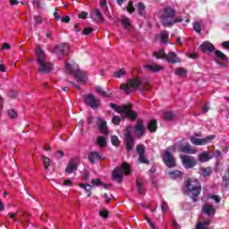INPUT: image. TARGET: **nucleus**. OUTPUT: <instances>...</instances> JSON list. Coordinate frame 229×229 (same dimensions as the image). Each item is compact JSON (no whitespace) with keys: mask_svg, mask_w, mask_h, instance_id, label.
I'll return each instance as SVG.
<instances>
[{"mask_svg":"<svg viewBox=\"0 0 229 229\" xmlns=\"http://www.w3.org/2000/svg\"><path fill=\"white\" fill-rule=\"evenodd\" d=\"M160 21L162 26L165 28H171V26H174V24H178V22H182V19L176 16V10L171 6H167L163 9V12L160 15Z\"/></svg>","mask_w":229,"mask_h":229,"instance_id":"nucleus-1","label":"nucleus"},{"mask_svg":"<svg viewBox=\"0 0 229 229\" xmlns=\"http://www.w3.org/2000/svg\"><path fill=\"white\" fill-rule=\"evenodd\" d=\"M65 69L69 74H73L77 83H81V85L85 84V73L81 71L80 66L76 63H65Z\"/></svg>","mask_w":229,"mask_h":229,"instance_id":"nucleus-2","label":"nucleus"},{"mask_svg":"<svg viewBox=\"0 0 229 229\" xmlns=\"http://www.w3.org/2000/svg\"><path fill=\"white\" fill-rule=\"evenodd\" d=\"M142 86V81L138 78H132L127 80L126 83H123L120 85L121 90H123L124 94L128 96L134 92V90H138L140 87Z\"/></svg>","mask_w":229,"mask_h":229,"instance_id":"nucleus-3","label":"nucleus"},{"mask_svg":"<svg viewBox=\"0 0 229 229\" xmlns=\"http://www.w3.org/2000/svg\"><path fill=\"white\" fill-rule=\"evenodd\" d=\"M111 108L117 112V114H124L130 121H135L137 119V113L131 111V105L117 106L116 104L111 103Z\"/></svg>","mask_w":229,"mask_h":229,"instance_id":"nucleus-4","label":"nucleus"},{"mask_svg":"<svg viewBox=\"0 0 229 229\" xmlns=\"http://www.w3.org/2000/svg\"><path fill=\"white\" fill-rule=\"evenodd\" d=\"M130 173H131V168L130 167L128 163H123L121 165V167H115L114 169L113 178H114V180L118 182V183H121V182H123V180L124 178V174H125V176H128V174H130Z\"/></svg>","mask_w":229,"mask_h":229,"instance_id":"nucleus-5","label":"nucleus"},{"mask_svg":"<svg viewBox=\"0 0 229 229\" xmlns=\"http://www.w3.org/2000/svg\"><path fill=\"white\" fill-rule=\"evenodd\" d=\"M185 187L187 191L192 194L194 197H198L199 194H201V183H199L198 179H188L185 182Z\"/></svg>","mask_w":229,"mask_h":229,"instance_id":"nucleus-6","label":"nucleus"},{"mask_svg":"<svg viewBox=\"0 0 229 229\" xmlns=\"http://www.w3.org/2000/svg\"><path fill=\"white\" fill-rule=\"evenodd\" d=\"M180 158L185 169H193V167L198 165V160L192 156L181 155Z\"/></svg>","mask_w":229,"mask_h":229,"instance_id":"nucleus-7","label":"nucleus"},{"mask_svg":"<svg viewBox=\"0 0 229 229\" xmlns=\"http://www.w3.org/2000/svg\"><path fill=\"white\" fill-rule=\"evenodd\" d=\"M84 102L86 105L96 110L101 106V100L96 98L94 95L88 94L84 97Z\"/></svg>","mask_w":229,"mask_h":229,"instance_id":"nucleus-8","label":"nucleus"},{"mask_svg":"<svg viewBox=\"0 0 229 229\" xmlns=\"http://www.w3.org/2000/svg\"><path fill=\"white\" fill-rule=\"evenodd\" d=\"M216 139V135H209L207 136L206 138H196V137H191L190 140L191 144L194 146H205L210 142H212Z\"/></svg>","mask_w":229,"mask_h":229,"instance_id":"nucleus-9","label":"nucleus"},{"mask_svg":"<svg viewBox=\"0 0 229 229\" xmlns=\"http://www.w3.org/2000/svg\"><path fill=\"white\" fill-rule=\"evenodd\" d=\"M163 161L168 167H176V159L169 150L164 151Z\"/></svg>","mask_w":229,"mask_h":229,"instance_id":"nucleus-10","label":"nucleus"},{"mask_svg":"<svg viewBox=\"0 0 229 229\" xmlns=\"http://www.w3.org/2000/svg\"><path fill=\"white\" fill-rule=\"evenodd\" d=\"M178 151H181V153H186V155H196V153H198V150L192 148L189 142L184 144L181 143L178 146Z\"/></svg>","mask_w":229,"mask_h":229,"instance_id":"nucleus-11","label":"nucleus"},{"mask_svg":"<svg viewBox=\"0 0 229 229\" xmlns=\"http://www.w3.org/2000/svg\"><path fill=\"white\" fill-rule=\"evenodd\" d=\"M38 72L41 74H47L51 72L53 69V64L48 61H44L43 63H38Z\"/></svg>","mask_w":229,"mask_h":229,"instance_id":"nucleus-12","label":"nucleus"},{"mask_svg":"<svg viewBox=\"0 0 229 229\" xmlns=\"http://www.w3.org/2000/svg\"><path fill=\"white\" fill-rule=\"evenodd\" d=\"M134 142L135 140L133 139V136H131V132L127 130L125 132V148L127 151H131V149H133V146H135Z\"/></svg>","mask_w":229,"mask_h":229,"instance_id":"nucleus-13","label":"nucleus"},{"mask_svg":"<svg viewBox=\"0 0 229 229\" xmlns=\"http://www.w3.org/2000/svg\"><path fill=\"white\" fill-rule=\"evenodd\" d=\"M135 135L138 139H140L146 135V126L142 123V120H139L135 125Z\"/></svg>","mask_w":229,"mask_h":229,"instance_id":"nucleus-14","label":"nucleus"},{"mask_svg":"<svg viewBox=\"0 0 229 229\" xmlns=\"http://www.w3.org/2000/svg\"><path fill=\"white\" fill-rule=\"evenodd\" d=\"M35 52H36V62L38 64L47 62V56L46 55V52H44V50H42L40 47H37Z\"/></svg>","mask_w":229,"mask_h":229,"instance_id":"nucleus-15","label":"nucleus"},{"mask_svg":"<svg viewBox=\"0 0 229 229\" xmlns=\"http://www.w3.org/2000/svg\"><path fill=\"white\" fill-rule=\"evenodd\" d=\"M35 52H36V62L38 64L47 62V56L46 55V52H44V50H42L40 47H37Z\"/></svg>","mask_w":229,"mask_h":229,"instance_id":"nucleus-16","label":"nucleus"},{"mask_svg":"<svg viewBox=\"0 0 229 229\" xmlns=\"http://www.w3.org/2000/svg\"><path fill=\"white\" fill-rule=\"evenodd\" d=\"M203 214H206L208 217H214L216 215V206L211 205L210 203H206L202 207Z\"/></svg>","mask_w":229,"mask_h":229,"instance_id":"nucleus-17","label":"nucleus"},{"mask_svg":"<svg viewBox=\"0 0 229 229\" xmlns=\"http://www.w3.org/2000/svg\"><path fill=\"white\" fill-rule=\"evenodd\" d=\"M199 47L202 53H207L208 55H210V53H213V51L216 49V47H214V45L208 41L203 42Z\"/></svg>","mask_w":229,"mask_h":229,"instance_id":"nucleus-18","label":"nucleus"},{"mask_svg":"<svg viewBox=\"0 0 229 229\" xmlns=\"http://www.w3.org/2000/svg\"><path fill=\"white\" fill-rule=\"evenodd\" d=\"M89 160L91 164H96L98 160H105V157L98 151H91L89 154Z\"/></svg>","mask_w":229,"mask_h":229,"instance_id":"nucleus-19","label":"nucleus"},{"mask_svg":"<svg viewBox=\"0 0 229 229\" xmlns=\"http://www.w3.org/2000/svg\"><path fill=\"white\" fill-rule=\"evenodd\" d=\"M67 51H69V46L65 43L60 44L55 48V53H56L58 56H63Z\"/></svg>","mask_w":229,"mask_h":229,"instance_id":"nucleus-20","label":"nucleus"},{"mask_svg":"<svg viewBox=\"0 0 229 229\" xmlns=\"http://www.w3.org/2000/svg\"><path fill=\"white\" fill-rule=\"evenodd\" d=\"M212 158H214V154H210L208 151H203L198 157V160L201 163L208 162Z\"/></svg>","mask_w":229,"mask_h":229,"instance_id":"nucleus-21","label":"nucleus"},{"mask_svg":"<svg viewBox=\"0 0 229 229\" xmlns=\"http://www.w3.org/2000/svg\"><path fill=\"white\" fill-rule=\"evenodd\" d=\"M98 126L99 128L100 133L108 135V127L106 126V122L103 121V119L100 117L98 118Z\"/></svg>","mask_w":229,"mask_h":229,"instance_id":"nucleus-22","label":"nucleus"},{"mask_svg":"<svg viewBox=\"0 0 229 229\" xmlns=\"http://www.w3.org/2000/svg\"><path fill=\"white\" fill-rule=\"evenodd\" d=\"M90 15L91 19L96 21V22H103L105 21V18H103V13H100L99 9L92 11Z\"/></svg>","mask_w":229,"mask_h":229,"instance_id":"nucleus-23","label":"nucleus"},{"mask_svg":"<svg viewBox=\"0 0 229 229\" xmlns=\"http://www.w3.org/2000/svg\"><path fill=\"white\" fill-rule=\"evenodd\" d=\"M77 169L78 164L74 160H71L65 168V173H67L68 174H72V173H74V171H77Z\"/></svg>","mask_w":229,"mask_h":229,"instance_id":"nucleus-24","label":"nucleus"},{"mask_svg":"<svg viewBox=\"0 0 229 229\" xmlns=\"http://www.w3.org/2000/svg\"><path fill=\"white\" fill-rule=\"evenodd\" d=\"M165 59L167 60L168 64H178V62H180V58H178L176 53L174 52L166 54Z\"/></svg>","mask_w":229,"mask_h":229,"instance_id":"nucleus-25","label":"nucleus"},{"mask_svg":"<svg viewBox=\"0 0 229 229\" xmlns=\"http://www.w3.org/2000/svg\"><path fill=\"white\" fill-rule=\"evenodd\" d=\"M144 185H146V181L142 178H138L136 181V187L139 194H144Z\"/></svg>","mask_w":229,"mask_h":229,"instance_id":"nucleus-26","label":"nucleus"},{"mask_svg":"<svg viewBox=\"0 0 229 229\" xmlns=\"http://www.w3.org/2000/svg\"><path fill=\"white\" fill-rule=\"evenodd\" d=\"M168 175L172 180H178V178H182L183 176V172L180 170H175L168 173Z\"/></svg>","mask_w":229,"mask_h":229,"instance_id":"nucleus-27","label":"nucleus"},{"mask_svg":"<svg viewBox=\"0 0 229 229\" xmlns=\"http://www.w3.org/2000/svg\"><path fill=\"white\" fill-rule=\"evenodd\" d=\"M199 171L202 174V176L207 177V176H210V174H212V167L208 166V167H201L199 168Z\"/></svg>","mask_w":229,"mask_h":229,"instance_id":"nucleus-28","label":"nucleus"},{"mask_svg":"<svg viewBox=\"0 0 229 229\" xmlns=\"http://www.w3.org/2000/svg\"><path fill=\"white\" fill-rule=\"evenodd\" d=\"M146 69H148L151 72H158V71H162V69L164 68L160 65L154 64V65H147Z\"/></svg>","mask_w":229,"mask_h":229,"instance_id":"nucleus-29","label":"nucleus"},{"mask_svg":"<svg viewBox=\"0 0 229 229\" xmlns=\"http://www.w3.org/2000/svg\"><path fill=\"white\" fill-rule=\"evenodd\" d=\"M148 130L149 131H151L152 133L157 131V120H151L148 126H147Z\"/></svg>","mask_w":229,"mask_h":229,"instance_id":"nucleus-30","label":"nucleus"},{"mask_svg":"<svg viewBox=\"0 0 229 229\" xmlns=\"http://www.w3.org/2000/svg\"><path fill=\"white\" fill-rule=\"evenodd\" d=\"M122 26L125 28V30H128V28L131 26V21H130V18L123 16L122 18Z\"/></svg>","mask_w":229,"mask_h":229,"instance_id":"nucleus-31","label":"nucleus"},{"mask_svg":"<svg viewBox=\"0 0 229 229\" xmlns=\"http://www.w3.org/2000/svg\"><path fill=\"white\" fill-rule=\"evenodd\" d=\"M97 144L100 148H105V146H106V138L103 136H98L97 139Z\"/></svg>","mask_w":229,"mask_h":229,"instance_id":"nucleus-32","label":"nucleus"},{"mask_svg":"<svg viewBox=\"0 0 229 229\" xmlns=\"http://www.w3.org/2000/svg\"><path fill=\"white\" fill-rule=\"evenodd\" d=\"M91 183H92L91 187L92 186L93 187H99V186L103 185L104 189H106V184H104V182H101V180H99V179H92Z\"/></svg>","mask_w":229,"mask_h":229,"instance_id":"nucleus-33","label":"nucleus"},{"mask_svg":"<svg viewBox=\"0 0 229 229\" xmlns=\"http://www.w3.org/2000/svg\"><path fill=\"white\" fill-rule=\"evenodd\" d=\"M41 158H42V162L44 164L45 169H49V165L51 164V159L46 156H42Z\"/></svg>","mask_w":229,"mask_h":229,"instance_id":"nucleus-34","label":"nucleus"},{"mask_svg":"<svg viewBox=\"0 0 229 229\" xmlns=\"http://www.w3.org/2000/svg\"><path fill=\"white\" fill-rule=\"evenodd\" d=\"M187 70H185V68H182V67H180V68H177L175 70V74H177V76H187Z\"/></svg>","mask_w":229,"mask_h":229,"instance_id":"nucleus-35","label":"nucleus"},{"mask_svg":"<svg viewBox=\"0 0 229 229\" xmlns=\"http://www.w3.org/2000/svg\"><path fill=\"white\" fill-rule=\"evenodd\" d=\"M96 92H98V94H99V96H102L103 98H110V95L105 92V90H103V89L99 86L96 88Z\"/></svg>","mask_w":229,"mask_h":229,"instance_id":"nucleus-36","label":"nucleus"},{"mask_svg":"<svg viewBox=\"0 0 229 229\" xmlns=\"http://www.w3.org/2000/svg\"><path fill=\"white\" fill-rule=\"evenodd\" d=\"M215 57L218 60H226V55H225L223 52L216 50L215 52Z\"/></svg>","mask_w":229,"mask_h":229,"instance_id":"nucleus-37","label":"nucleus"},{"mask_svg":"<svg viewBox=\"0 0 229 229\" xmlns=\"http://www.w3.org/2000/svg\"><path fill=\"white\" fill-rule=\"evenodd\" d=\"M161 41L164 42V44H167V40H169V33L167 31H162L160 36Z\"/></svg>","mask_w":229,"mask_h":229,"instance_id":"nucleus-38","label":"nucleus"},{"mask_svg":"<svg viewBox=\"0 0 229 229\" xmlns=\"http://www.w3.org/2000/svg\"><path fill=\"white\" fill-rule=\"evenodd\" d=\"M136 151L140 155V157L141 155H145V153H146V147L144 145H138L136 147Z\"/></svg>","mask_w":229,"mask_h":229,"instance_id":"nucleus-39","label":"nucleus"},{"mask_svg":"<svg viewBox=\"0 0 229 229\" xmlns=\"http://www.w3.org/2000/svg\"><path fill=\"white\" fill-rule=\"evenodd\" d=\"M167 55V54H165V52L164 50H159L158 52H154V56H156V58L160 59V58H165V56Z\"/></svg>","mask_w":229,"mask_h":229,"instance_id":"nucleus-40","label":"nucleus"},{"mask_svg":"<svg viewBox=\"0 0 229 229\" xmlns=\"http://www.w3.org/2000/svg\"><path fill=\"white\" fill-rule=\"evenodd\" d=\"M146 10V6L144 5V4L142 3H139L138 4V12H139V15H144V12Z\"/></svg>","mask_w":229,"mask_h":229,"instance_id":"nucleus-41","label":"nucleus"},{"mask_svg":"<svg viewBox=\"0 0 229 229\" xmlns=\"http://www.w3.org/2000/svg\"><path fill=\"white\" fill-rule=\"evenodd\" d=\"M174 114L172 112L165 113L164 119L165 121H173Z\"/></svg>","mask_w":229,"mask_h":229,"instance_id":"nucleus-42","label":"nucleus"},{"mask_svg":"<svg viewBox=\"0 0 229 229\" xmlns=\"http://www.w3.org/2000/svg\"><path fill=\"white\" fill-rule=\"evenodd\" d=\"M222 185L227 189L229 186V174L227 175H225L223 177V182H222Z\"/></svg>","mask_w":229,"mask_h":229,"instance_id":"nucleus-43","label":"nucleus"},{"mask_svg":"<svg viewBox=\"0 0 229 229\" xmlns=\"http://www.w3.org/2000/svg\"><path fill=\"white\" fill-rule=\"evenodd\" d=\"M124 74H126V72L124 71V69H121L118 72H115L114 76V78H123Z\"/></svg>","mask_w":229,"mask_h":229,"instance_id":"nucleus-44","label":"nucleus"},{"mask_svg":"<svg viewBox=\"0 0 229 229\" xmlns=\"http://www.w3.org/2000/svg\"><path fill=\"white\" fill-rule=\"evenodd\" d=\"M193 30L196 31V33H201V24L199 22L196 21L193 23Z\"/></svg>","mask_w":229,"mask_h":229,"instance_id":"nucleus-45","label":"nucleus"},{"mask_svg":"<svg viewBox=\"0 0 229 229\" xmlns=\"http://www.w3.org/2000/svg\"><path fill=\"white\" fill-rule=\"evenodd\" d=\"M165 151H168V153H176L178 151V146L177 145H172L165 149Z\"/></svg>","mask_w":229,"mask_h":229,"instance_id":"nucleus-46","label":"nucleus"},{"mask_svg":"<svg viewBox=\"0 0 229 229\" xmlns=\"http://www.w3.org/2000/svg\"><path fill=\"white\" fill-rule=\"evenodd\" d=\"M127 11L129 13H133L135 12V7H133V1H129V4L127 5Z\"/></svg>","mask_w":229,"mask_h":229,"instance_id":"nucleus-47","label":"nucleus"},{"mask_svg":"<svg viewBox=\"0 0 229 229\" xmlns=\"http://www.w3.org/2000/svg\"><path fill=\"white\" fill-rule=\"evenodd\" d=\"M99 216H100V217H103L104 219H108V216H109L108 210H106V209L101 210L99 212Z\"/></svg>","mask_w":229,"mask_h":229,"instance_id":"nucleus-48","label":"nucleus"},{"mask_svg":"<svg viewBox=\"0 0 229 229\" xmlns=\"http://www.w3.org/2000/svg\"><path fill=\"white\" fill-rule=\"evenodd\" d=\"M79 187H81V189H84V191H86V192L90 191V189H92V185H90V184L81 183V184H79Z\"/></svg>","mask_w":229,"mask_h":229,"instance_id":"nucleus-49","label":"nucleus"},{"mask_svg":"<svg viewBox=\"0 0 229 229\" xmlns=\"http://www.w3.org/2000/svg\"><path fill=\"white\" fill-rule=\"evenodd\" d=\"M112 123L113 124H114L115 126H119V124H121V117L119 116H114L112 119Z\"/></svg>","mask_w":229,"mask_h":229,"instance_id":"nucleus-50","label":"nucleus"},{"mask_svg":"<svg viewBox=\"0 0 229 229\" xmlns=\"http://www.w3.org/2000/svg\"><path fill=\"white\" fill-rule=\"evenodd\" d=\"M139 161L141 163V164H149V160H148L146 158V156L145 154L141 155L139 157Z\"/></svg>","mask_w":229,"mask_h":229,"instance_id":"nucleus-51","label":"nucleus"},{"mask_svg":"<svg viewBox=\"0 0 229 229\" xmlns=\"http://www.w3.org/2000/svg\"><path fill=\"white\" fill-rule=\"evenodd\" d=\"M111 142L114 146H119V138L117 136H112Z\"/></svg>","mask_w":229,"mask_h":229,"instance_id":"nucleus-52","label":"nucleus"},{"mask_svg":"<svg viewBox=\"0 0 229 229\" xmlns=\"http://www.w3.org/2000/svg\"><path fill=\"white\" fill-rule=\"evenodd\" d=\"M8 115L11 117V119H15V117H17V112H15L13 109H10L8 111Z\"/></svg>","mask_w":229,"mask_h":229,"instance_id":"nucleus-53","label":"nucleus"},{"mask_svg":"<svg viewBox=\"0 0 229 229\" xmlns=\"http://www.w3.org/2000/svg\"><path fill=\"white\" fill-rule=\"evenodd\" d=\"M91 31H94L92 28H86L82 30V35H90Z\"/></svg>","mask_w":229,"mask_h":229,"instance_id":"nucleus-54","label":"nucleus"},{"mask_svg":"<svg viewBox=\"0 0 229 229\" xmlns=\"http://www.w3.org/2000/svg\"><path fill=\"white\" fill-rule=\"evenodd\" d=\"M79 19H87V17H89V13L87 12H81L79 15H78Z\"/></svg>","mask_w":229,"mask_h":229,"instance_id":"nucleus-55","label":"nucleus"},{"mask_svg":"<svg viewBox=\"0 0 229 229\" xmlns=\"http://www.w3.org/2000/svg\"><path fill=\"white\" fill-rule=\"evenodd\" d=\"M34 21L36 22V24H42V16H35L34 17Z\"/></svg>","mask_w":229,"mask_h":229,"instance_id":"nucleus-56","label":"nucleus"},{"mask_svg":"<svg viewBox=\"0 0 229 229\" xmlns=\"http://www.w3.org/2000/svg\"><path fill=\"white\" fill-rule=\"evenodd\" d=\"M63 185H66L67 187H72V181L69 179L64 180Z\"/></svg>","mask_w":229,"mask_h":229,"instance_id":"nucleus-57","label":"nucleus"},{"mask_svg":"<svg viewBox=\"0 0 229 229\" xmlns=\"http://www.w3.org/2000/svg\"><path fill=\"white\" fill-rule=\"evenodd\" d=\"M104 199H105L106 203H107V204H110L112 201V199H110V197L106 193L104 194Z\"/></svg>","mask_w":229,"mask_h":229,"instance_id":"nucleus-58","label":"nucleus"},{"mask_svg":"<svg viewBox=\"0 0 229 229\" xmlns=\"http://www.w3.org/2000/svg\"><path fill=\"white\" fill-rule=\"evenodd\" d=\"M61 21L64 22L65 24H67V23L71 22V17L65 16V17L61 19Z\"/></svg>","mask_w":229,"mask_h":229,"instance_id":"nucleus-59","label":"nucleus"},{"mask_svg":"<svg viewBox=\"0 0 229 229\" xmlns=\"http://www.w3.org/2000/svg\"><path fill=\"white\" fill-rule=\"evenodd\" d=\"M54 17L55 21H60V19H62V17L60 16V13H58V10L56 9H55V12L54 13Z\"/></svg>","mask_w":229,"mask_h":229,"instance_id":"nucleus-60","label":"nucleus"},{"mask_svg":"<svg viewBox=\"0 0 229 229\" xmlns=\"http://www.w3.org/2000/svg\"><path fill=\"white\" fill-rule=\"evenodd\" d=\"M161 208L163 210V212H166V210L169 208V207L167 206V204L165 203V201H164L161 205Z\"/></svg>","mask_w":229,"mask_h":229,"instance_id":"nucleus-61","label":"nucleus"},{"mask_svg":"<svg viewBox=\"0 0 229 229\" xmlns=\"http://www.w3.org/2000/svg\"><path fill=\"white\" fill-rule=\"evenodd\" d=\"M99 6H100V8H105V7L108 8L106 6V0H100Z\"/></svg>","mask_w":229,"mask_h":229,"instance_id":"nucleus-62","label":"nucleus"},{"mask_svg":"<svg viewBox=\"0 0 229 229\" xmlns=\"http://www.w3.org/2000/svg\"><path fill=\"white\" fill-rule=\"evenodd\" d=\"M210 199H214L216 201V203H219V201H221V199H219V196H217V195L210 196Z\"/></svg>","mask_w":229,"mask_h":229,"instance_id":"nucleus-63","label":"nucleus"},{"mask_svg":"<svg viewBox=\"0 0 229 229\" xmlns=\"http://www.w3.org/2000/svg\"><path fill=\"white\" fill-rule=\"evenodd\" d=\"M63 157H64V151H58L55 153L56 158H63Z\"/></svg>","mask_w":229,"mask_h":229,"instance_id":"nucleus-64","label":"nucleus"}]
</instances>
